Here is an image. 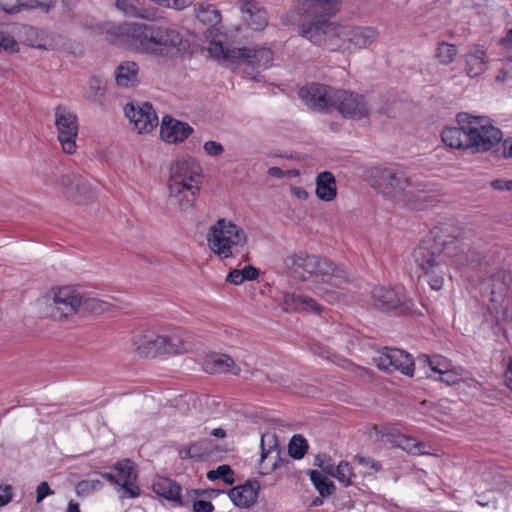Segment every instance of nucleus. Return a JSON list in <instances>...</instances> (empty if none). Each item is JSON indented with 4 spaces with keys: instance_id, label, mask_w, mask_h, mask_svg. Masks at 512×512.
I'll return each instance as SVG.
<instances>
[{
    "instance_id": "nucleus-43",
    "label": "nucleus",
    "mask_w": 512,
    "mask_h": 512,
    "mask_svg": "<svg viewBox=\"0 0 512 512\" xmlns=\"http://www.w3.org/2000/svg\"><path fill=\"white\" fill-rule=\"evenodd\" d=\"M185 504L181 505V507H189L191 505L193 512H213L214 505L210 501H205L201 498H192L188 497V492L184 494Z\"/></svg>"
},
{
    "instance_id": "nucleus-61",
    "label": "nucleus",
    "mask_w": 512,
    "mask_h": 512,
    "mask_svg": "<svg viewBox=\"0 0 512 512\" xmlns=\"http://www.w3.org/2000/svg\"><path fill=\"white\" fill-rule=\"evenodd\" d=\"M491 187L499 191H512V180L496 179L491 182Z\"/></svg>"
},
{
    "instance_id": "nucleus-42",
    "label": "nucleus",
    "mask_w": 512,
    "mask_h": 512,
    "mask_svg": "<svg viewBox=\"0 0 512 512\" xmlns=\"http://www.w3.org/2000/svg\"><path fill=\"white\" fill-rule=\"evenodd\" d=\"M354 476L353 469L346 461L340 462L334 469L332 477H335L344 486H349Z\"/></svg>"
},
{
    "instance_id": "nucleus-2",
    "label": "nucleus",
    "mask_w": 512,
    "mask_h": 512,
    "mask_svg": "<svg viewBox=\"0 0 512 512\" xmlns=\"http://www.w3.org/2000/svg\"><path fill=\"white\" fill-rule=\"evenodd\" d=\"M412 259L430 287L436 291L442 289L450 265L463 266L468 263L459 241L445 235L440 227L431 229L414 248Z\"/></svg>"
},
{
    "instance_id": "nucleus-63",
    "label": "nucleus",
    "mask_w": 512,
    "mask_h": 512,
    "mask_svg": "<svg viewBox=\"0 0 512 512\" xmlns=\"http://www.w3.org/2000/svg\"><path fill=\"white\" fill-rule=\"evenodd\" d=\"M242 271L241 269H234L229 272L227 275V282L234 284V285H240L244 282V279H242Z\"/></svg>"
},
{
    "instance_id": "nucleus-44",
    "label": "nucleus",
    "mask_w": 512,
    "mask_h": 512,
    "mask_svg": "<svg viewBox=\"0 0 512 512\" xmlns=\"http://www.w3.org/2000/svg\"><path fill=\"white\" fill-rule=\"evenodd\" d=\"M207 478L211 481L222 479L224 483L231 485L234 483L233 471L228 465L218 466L215 470L207 473Z\"/></svg>"
},
{
    "instance_id": "nucleus-22",
    "label": "nucleus",
    "mask_w": 512,
    "mask_h": 512,
    "mask_svg": "<svg viewBox=\"0 0 512 512\" xmlns=\"http://www.w3.org/2000/svg\"><path fill=\"white\" fill-rule=\"evenodd\" d=\"M464 62L467 76L474 78L482 75L489 64L487 50L479 44L469 46L464 55Z\"/></svg>"
},
{
    "instance_id": "nucleus-60",
    "label": "nucleus",
    "mask_w": 512,
    "mask_h": 512,
    "mask_svg": "<svg viewBox=\"0 0 512 512\" xmlns=\"http://www.w3.org/2000/svg\"><path fill=\"white\" fill-rule=\"evenodd\" d=\"M355 460L362 466L370 467L375 471H379L381 469V464L378 462H375L371 458L364 457L361 455H356Z\"/></svg>"
},
{
    "instance_id": "nucleus-3",
    "label": "nucleus",
    "mask_w": 512,
    "mask_h": 512,
    "mask_svg": "<svg viewBox=\"0 0 512 512\" xmlns=\"http://www.w3.org/2000/svg\"><path fill=\"white\" fill-rule=\"evenodd\" d=\"M108 34L113 43L151 56L172 58L182 50L180 33L162 25L124 22L113 25Z\"/></svg>"
},
{
    "instance_id": "nucleus-62",
    "label": "nucleus",
    "mask_w": 512,
    "mask_h": 512,
    "mask_svg": "<svg viewBox=\"0 0 512 512\" xmlns=\"http://www.w3.org/2000/svg\"><path fill=\"white\" fill-rule=\"evenodd\" d=\"M241 271L243 274L242 279H244V281H252L257 279L259 276L258 269L251 265L245 266Z\"/></svg>"
},
{
    "instance_id": "nucleus-6",
    "label": "nucleus",
    "mask_w": 512,
    "mask_h": 512,
    "mask_svg": "<svg viewBox=\"0 0 512 512\" xmlns=\"http://www.w3.org/2000/svg\"><path fill=\"white\" fill-rule=\"evenodd\" d=\"M202 184V169L191 157H181L170 168L168 203L179 212L193 208Z\"/></svg>"
},
{
    "instance_id": "nucleus-37",
    "label": "nucleus",
    "mask_w": 512,
    "mask_h": 512,
    "mask_svg": "<svg viewBox=\"0 0 512 512\" xmlns=\"http://www.w3.org/2000/svg\"><path fill=\"white\" fill-rule=\"evenodd\" d=\"M309 477L321 497L329 496L334 492L335 486L333 482L328 480L320 472L312 470L309 473Z\"/></svg>"
},
{
    "instance_id": "nucleus-50",
    "label": "nucleus",
    "mask_w": 512,
    "mask_h": 512,
    "mask_svg": "<svg viewBox=\"0 0 512 512\" xmlns=\"http://www.w3.org/2000/svg\"><path fill=\"white\" fill-rule=\"evenodd\" d=\"M0 51L14 53L18 51L17 41L9 34L0 30Z\"/></svg>"
},
{
    "instance_id": "nucleus-14",
    "label": "nucleus",
    "mask_w": 512,
    "mask_h": 512,
    "mask_svg": "<svg viewBox=\"0 0 512 512\" xmlns=\"http://www.w3.org/2000/svg\"><path fill=\"white\" fill-rule=\"evenodd\" d=\"M332 107L344 117L362 119L368 115L369 108L363 96L348 91H334Z\"/></svg>"
},
{
    "instance_id": "nucleus-13",
    "label": "nucleus",
    "mask_w": 512,
    "mask_h": 512,
    "mask_svg": "<svg viewBox=\"0 0 512 512\" xmlns=\"http://www.w3.org/2000/svg\"><path fill=\"white\" fill-rule=\"evenodd\" d=\"M55 125L58 132V140L62 150L66 154L76 152V138L78 135V122L76 115L63 106L55 109Z\"/></svg>"
},
{
    "instance_id": "nucleus-19",
    "label": "nucleus",
    "mask_w": 512,
    "mask_h": 512,
    "mask_svg": "<svg viewBox=\"0 0 512 512\" xmlns=\"http://www.w3.org/2000/svg\"><path fill=\"white\" fill-rule=\"evenodd\" d=\"M280 460V449L277 438L274 434H264L261 437V459L259 463V472L267 475L274 471Z\"/></svg>"
},
{
    "instance_id": "nucleus-28",
    "label": "nucleus",
    "mask_w": 512,
    "mask_h": 512,
    "mask_svg": "<svg viewBox=\"0 0 512 512\" xmlns=\"http://www.w3.org/2000/svg\"><path fill=\"white\" fill-rule=\"evenodd\" d=\"M114 75L119 87H134L139 83V66L133 61H124L117 66Z\"/></svg>"
},
{
    "instance_id": "nucleus-8",
    "label": "nucleus",
    "mask_w": 512,
    "mask_h": 512,
    "mask_svg": "<svg viewBox=\"0 0 512 512\" xmlns=\"http://www.w3.org/2000/svg\"><path fill=\"white\" fill-rule=\"evenodd\" d=\"M206 241L209 249L223 260L240 255L247 246L248 236L233 221L220 218L209 227Z\"/></svg>"
},
{
    "instance_id": "nucleus-38",
    "label": "nucleus",
    "mask_w": 512,
    "mask_h": 512,
    "mask_svg": "<svg viewBox=\"0 0 512 512\" xmlns=\"http://www.w3.org/2000/svg\"><path fill=\"white\" fill-rule=\"evenodd\" d=\"M195 12L197 19L204 24L215 26L221 21L220 12L211 5L199 6L195 8Z\"/></svg>"
},
{
    "instance_id": "nucleus-35",
    "label": "nucleus",
    "mask_w": 512,
    "mask_h": 512,
    "mask_svg": "<svg viewBox=\"0 0 512 512\" xmlns=\"http://www.w3.org/2000/svg\"><path fill=\"white\" fill-rule=\"evenodd\" d=\"M418 364H423L424 366H428L430 371L436 375H441L447 369H449L452 364L451 362L441 355H427L422 354L417 359Z\"/></svg>"
},
{
    "instance_id": "nucleus-27",
    "label": "nucleus",
    "mask_w": 512,
    "mask_h": 512,
    "mask_svg": "<svg viewBox=\"0 0 512 512\" xmlns=\"http://www.w3.org/2000/svg\"><path fill=\"white\" fill-rule=\"evenodd\" d=\"M61 185L64 187L66 195L78 203H82L83 196L89 192L87 182L77 173L63 175Z\"/></svg>"
},
{
    "instance_id": "nucleus-29",
    "label": "nucleus",
    "mask_w": 512,
    "mask_h": 512,
    "mask_svg": "<svg viewBox=\"0 0 512 512\" xmlns=\"http://www.w3.org/2000/svg\"><path fill=\"white\" fill-rule=\"evenodd\" d=\"M106 91L105 80L97 76H92L88 79L84 87L83 97L91 103L103 107L105 105Z\"/></svg>"
},
{
    "instance_id": "nucleus-25",
    "label": "nucleus",
    "mask_w": 512,
    "mask_h": 512,
    "mask_svg": "<svg viewBox=\"0 0 512 512\" xmlns=\"http://www.w3.org/2000/svg\"><path fill=\"white\" fill-rule=\"evenodd\" d=\"M153 491L160 497L173 503L175 506L181 507L184 495H182L181 486L174 480L166 477H158L153 481Z\"/></svg>"
},
{
    "instance_id": "nucleus-59",
    "label": "nucleus",
    "mask_w": 512,
    "mask_h": 512,
    "mask_svg": "<svg viewBox=\"0 0 512 512\" xmlns=\"http://www.w3.org/2000/svg\"><path fill=\"white\" fill-rule=\"evenodd\" d=\"M13 497V488L10 485H0V507L8 504Z\"/></svg>"
},
{
    "instance_id": "nucleus-53",
    "label": "nucleus",
    "mask_w": 512,
    "mask_h": 512,
    "mask_svg": "<svg viewBox=\"0 0 512 512\" xmlns=\"http://www.w3.org/2000/svg\"><path fill=\"white\" fill-rule=\"evenodd\" d=\"M316 461L318 462L317 465L323 472H325L327 475L332 476L336 465L329 456L325 454L318 455Z\"/></svg>"
},
{
    "instance_id": "nucleus-12",
    "label": "nucleus",
    "mask_w": 512,
    "mask_h": 512,
    "mask_svg": "<svg viewBox=\"0 0 512 512\" xmlns=\"http://www.w3.org/2000/svg\"><path fill=\"white\" fill-rule=\"evenodd\" d=\"M376 366L383 371H399L406 376H413L415 362L409 353L398 348L384 347L373 357Z\"/></svg>"
},
{
    "instance_id": "nucleus-1",
    "label": "nucleus",
    "mask_w": 512,
    "mask_h": 512,
    "mask_svg": "<svg viewBox=\"0 0 512 512\" xmlns=\"http://www.w3.org/2000/svg\"><path fill=\"white\" fill-rule=\"evenodd\" d=\"M340 9V0H294L286 23L296 22L300 36L331 51L356 53L369 48L379 31L372 26L332 21Z\"/></svg>"
},
{
    "instance_id": "nucleus-30",
    "label": "nucleus",
    "mask_w": 512,
    "mask_h": 512,
    "mask_svg": "<svg viewBox=\"0 0 512 512\" xmlns=\"http://www.w3.org/2000/svg\"><path fill=\"white\" fill-rule=\"evenodd\" d=\"M385 441L391 443L395 447L401 448L411 455L429 454V452L425 450L426 445L423 442L417 441L412 437L400 433L387 434Z\"/></svg>"
},
{
    "instance_id": "nucleus-51",
    "label": "nucleus",
    "mask_w": 512,
    "mask_h": 512,
    "mask_svg": "<svg viewBox=\"0 0 512 512\" xmlns=\"http://www.w3.org/2000/svg\"><path fill=\"white\" fill-rule=\"evenodd\" d=\"M180 457L183 459L192 458L200 459L204 455V451L200 443H194L189 447L182 448L179 451Z\"/></svg>"
},
{
    "instance_id": "nucleus-56",
    "label": "nucleus",
    "mask_w": 512,
    "mask_h": 512,
    "mask_svg": "<svg viewBox=\"0 0 512 512\" xmlns=\"http://www.w3.org/2000/svg\"><path fill=\"white\" fill-rule=\"evenodd\" d=\"M204 151L209 156H220L224 152V147L216 141H207L204 143Z\"/></svg>"
},
{
    "instance_id": "nucleus-4",
    "label": "nucleus",
    "mask_w": 512,
    "mask_h": 512,
    "mask_svg": "<svg viewBox=\"0 0 512 512\" xmlns=\"http://www.w3.org/2000/svg\"><path fill=\"white\" fill-rule=\"evenodd\" d=\"M457 122L459 127H447L441 134L442 141L451 148L483 153L492 149L502 139L501 131L483 118L460 113Z\"/></svg>"
},
{
    "instance_id": "nucleus-58",
    "label": "nucleus",
    "mask_w": 512,
    "mask_h": 512,
    "mask_svg": "<svg viewBox=\"0 0 512 512\" xmlns=\"http://www.w3.org/2000/svg\"><path fill=\"white\" fill-rule=\"evenodd\" d=\"M500 46L506 56H512V28L508 29L505 36L499 41Z\"/></svg>"
},
{
    "instance_id": "nucleus-16",
    "label": "nucleus",
    "mask_w": 512,
    "mask_h": 512,
    "mask_svg": "<svg viewBox=\"0 0 512 512\" xmlns=\"http://www.w3.org/2000/svg\"><path fill=\"white\" fill-rule=\"evenodd\" d=\"M334 89L322 84H308L300 88L299 97L313 110H328L332 108Z\"/></svg>"
},
{
    "instance_id": "nucleus-64",
    "label": "nucleus",
    "mask_w": 512,
    "mask_h": 512,
    "mask_svg": "<svg viewBox=\"0 0 512 512\" xmlns=\"http://www.w3.org/2000/svg\"><path fill=\"white\" fill-rule=\"evenodd\" d=\"M505 383L508 389L512 391V357L510 358L508 367L505 371Z\"/></svg>"
},
{
    "instance_id": "nucleus-40",
    "label": "nucleus",
    "mask_w": 512,
    "mask_h": 512,
    "mask_svg": "<svg viewBox=\"0 0 512 512\" xmlns=\"http://www.w3.org/2000/svg\"><path fill=\"white\" fill-rule=\"evenodd\" d=\"M457 55V47L454 44L442 42L438 45L436 57L441 64L448 65L452 63Z\"/></svg>"
},
{
    "instance_id": "nucleus-33",
    "label": "nucleus",
    "mask_w": 512,
    "mask_h": 512,
    "mask_svg": "<svg viewBox=\"0 0 512 512\" xmlns=\"http://www.w3.org/2000/svg\"><path fill=\"white\" fill-rule=\"evenodd\" d=\"M512 279L511 276L505 272L499 273L493 279L491 290V302L500 304L504 301L511 290Z\"/></svg>"
},
{
    "instance_id": "nucleus-18",
    "label": "nucleus",
    "mask_w": 512,
    "mask_h": 512,
    "mask_svg": "<svg viewBox=\"0 0 512 512\" xmlns=\"http://www.w3.org/2000/svg\"><path fill=\"white\" fill-rule=\"evenodd\" d=\"M281 303L285 312L297 311L319 315L323 311V306L316 299L298 292H285Z\"/></svg>"
},
{
    "instance_id": "nucleus-10",
    "label": "nucleus",
    "mask_w": 512,
    "mask_h": 512,
    "mask_svg": "<svg viewBox=\"0 0 512 512\" xmlns=\"http://www.w3.org/2000/svg\"><path fill=\"white\" fill-rule=\"evenodd\" d=\"M82 292L73 286L52 289L43 297L41 304L47 308L46 315L56 321L68 319L81 311Z\"/></svg>"
},
{
    "instance_id": "nucleus-36",
    "label": "nucleus",
    "mask_w": 512,
    "mask_h": 512,
    "mask_svg": "<svg viewBox=\"0 0 512 512\" xmlns=\"http://www.w3.org/2000/svg\"><path fill=\"white\" fill-rule=\"evenodd\" d=\"M115 6L127 17L147 19L146 10L138 0H116Z\"/></svg>"
},
{
    "instance_id": "nucleus-11",
    "label": "nucleus",
    "mask_w": 512,
    "mask_h": 512,
    "mask_svg": "<svg viewBox=\"0 0 512 512\" xmlns=\"http://www.w3.org/2000/svg\"><path fill=\"white\" fill-rule=\"evenodd\" d=\"M133 343L142 357L179 354L185 351V341L179 334L159 335L153 331L138 333Z\"/></svg>"
},
{
    "instance_id": "nucleus-55",
    "label": "nucleus",
    "mask_w": 512,
    "mask_h": 512,
    "mask_svg": "<svg viewBox=\"0 0 512 512\" xmlns=\"http://www.w3.org/2000/svg\"><path fill=\"white\" fill-rule=\"evenodd\" d=\"M157 4L161 6H165L167 8H173L177 10L184 9L190 6L194 0H153Z\"/></svg>"
},
{
    "instance_id": "nucleus-17",
    "label": "nucleus",
    "mask_w": 512,
    "mask_h": 512,
    "mask_svg": "<svg viewBox=\"0 0 512 512\" xmlns=\"http://www.w3.org/2000/svg\"><path fill=\"white\" fill-rule=\"evenodd\" d=\"M372 304L385 312L402 307L406 302V294L403 288L375 287L371 291Z\"/></svg>"
},
{
    "instance_id": "nucleus-21",
    "label": "nucleus",
    "mask_w": 512,
    "mask_h": 512,
    "mask_svg": "<svg viewBox=\"0 0 512 512\" xmlns=\"http://www.w3.org/2000/svg\"><path fill=\"white\" fill-rule=\"evenodd\" d=\"M242 20L254 31H261L268 25L266 10L255 0H240Z\"/></svg>"
},
{
    "instance_id": "nucleus-52",
    "label": "nucleus",
    "mask_w": 512,
    "mask_h": 512,
    "mask_svg": "<svg viewBox=\"0 0 512 512\" xmlns=\"http://www.w3.org/2000/svg\"><path fill=\"white\" fill-rule=\"evenodd\" d=\"M186 492H188V497L201 499H212L217 497L221 493V491L217 489H191L187 490Z\"/></svg>"
},
{
    "instance_id": "nucleus-7",
    "label": "nucleus",
    "mask_w": 512,
    "mask_h": 512,
    "mask_svg": "<svg viewBox=\"0 0 512 512\" xmlns=\"http://www.w3.org/2000/svg\"><path fill=\"white\" fill-rule=\"evenodd\" d=\"M209 55L224 65H238L248 74L259 73L273 64V52L266 47H235L218 40L211 41L208 46Z\"/></svg>"
},
{
    "instance_id": "nucleus-23",
    "label": "nucleus",
    "mask_w": 512,
    "mask_h": 512,
    "mask_svg": "<svg viewBox=\"0 0 512 512\" xmlns=\"http://www.w3.org/2000/svg\"><path fill=\"white\" fill-rule=\"evenodd\" d=\"M192 132L193 128L185 122L178 121L171 116H165L162 119L160 136L166 143L175 144L183 142Z\"/></svg>"
},
{
    "instance_id": "nucleus-48",
    "label": "nucleus",
    "mask_w": 512,
    "mask_h": 512,
    "mask_svg": "<svg viewBox=\"0 0 512 512\" xmlns=\"http://www.w3.org/2000/svg\"><path fill=\"white\" fill-rule=\"evenodd\" d=\"M57 0H26L22 2V10L23 9H40L41 11L48 13L52 8L55 7Z\"/></svg>"
},
{
    "instance_id": "nucleus-31",
    "label": "nucleus",
    "mask_w": 512,
    "mask_h": 512,
    "mask_svg": "<svg viewBox=\"0 0 512 512\" xmlns=\"http://www.w3.org/2000/svg\"><path fill=\"white\" fill-rule=\"evenodd\" d=\"M205 371L208 373H226L239 375L241 369L237 367L231 357L226 354L210 356L205 362Z\"/></svg>"
},
{
    "instance_id": "nucleus-54",
    "label": "nucleus",
    "mask_w": 512,
    "mask_h": 512,
    "mask_svg": "<svg viewBox=\"0 0 512 512\" xmlns=\"http://www.w3.org/2000/svg\"><path fill=\"white\" fill-rule=\"evenodd\" d=\"M0 9L8 14H15L22 11V1L20 0H0Z\"/></svg>"
},
{
    "instance_id": "nucleus-49",
    "label": "nucleus",
    "mask_w": 512,
    "mask_h": 512,
    "mask_svg": "<svg viewBox=\"0 0 512 512\" xmlns=\"http://www.w3.org/2000/svg\"><path fill=\"white\" fill-rule=\"evenodd\" d=\"M135 481L136 480H133V477L128 476L126 484L119 486L118 491L121 492L120 498H136L139 496L140 489L135 485Z\"/></svg>"
},
{
    "instance_id": "nucleus-46",
    "label": "nucleus",
    "mask_w": 512,
    "mask_h": 512,
    "mask_svg": "<svg viewBox=\"0 0 512 512\" xmlns=\"http://www.w3.org/2000/svg\"><path fill=\"white\" fill-rule=\"evenodd\" d=\"M495 80L501 83L512 80V56L504 55L502 66L497 70Z\"/></svg>"
},
{
    "instance_id": "nucleus-39",
    "label": "nucleus",
    "mask_w": 512,
    "mask_h": 512,
    "mask_svg": "<svg viewBox=\"0 0 512 512\" xmlns=\"http://www.w3.org/2000/svg\"><path fill=\"white\" fill-rule=\"evenodd\" d=\"M114 470L116 472L117 480H119L118 486L125 485L126 480H128V476L133 477V480H136L137 474L133 468V463L129 459L122 460L115 464Z\"/></svg>"
},
{
    "instance_id": "nucleus-20",
    "label": "nucleus",
    "mask_w": 512,
    "mask_h": 512,
    "mask_svg": "<svg viewBox=\"0 0 512 512\" xmlns=\"http://www.w3.org/2000/svg\"><path fill=\"white\" fill-rule=\"evenodd\" d=\"M410 184L413 186V200L403 201L401 205L415 210H424L434 206L438 202L437 193L431 186L412 178Z\"/></svg>"
},
{
    "instance_id": "nucleus-41",
    "label": "nucleus",
    "mask_w": 512,
    "mask_h": 512,
    "mask_svg": "<svg viewBox=\"0 0 512 512\" xmlns=\"http://www.w3.org/2000/svg\"><path fill=\"white\" fill-rule=\"evenodd\" d=\"M308 444L306 439L301 435H294L288 445V451L292 458L301 459L307 452Z\"/></svg>"
},
{
    "instance_id": "nucleus-24",
    "label": "nucleus",
    "mask_w": 512,
    "mask_h": 512,
    "mask_svg": "<svg viewBox=\"0 0 512 512\" xmlns=\"http://www.w3.org/2000/svg\"><path fill=\"white\" fill-rule=\"evenodd\" d=\"M428 377L433 378L435 380L441 381L448 386L457 385L459 389H464V387H468L471 390V394L475 395L477 391L480 390L481 384L473 379V378H465L464 370L459 367L451 366L445 372H443L439 376H433V374H427Z\"/></svg>"
},
{
    "instance_id": "nucleus-34",
    "label": "nucleus",
    "mask_w": 512,
    "mask_h": 512,
    "mask_svg": "<svg viewBox=\"0 0 512 512\" xmlns=\"http://www.w3.org/2000/svg\"><path fill=\"white\" fill-rule=\"evenodd\" d=\"M111 307V304L107 301L90 297L84 293H82V299H81V311L79 314L81 315H89V314H95L99 315L106 311H108Z\"/></svg>"
},
{
    "instance_id": "nucleus-15",
    "label": "nucleus",
    "mask_w": 512,
    "mask_h": 512,
    "mask_svg": "<svg viewBox=\"0 0 512 512\" xmlns=\"http://www.w3.org/2000/svg\"><path fill=\"white\" fill-rule=\"evenodd\" d=\"M124 112L139 134L149 133L158 125L156 112L148 102L142 105L126 104Z\"/></svg>"
},
{
    "instance_id": "nucleus-57",
    "label": "nucleus",
    "mask_w": 512,
    "mask_h": 512,
    "mask_svg": "<svg viewBox=\"0 0 512 512\" xmlns=\"http://www.w3.org/2000/svg\"><path fill=\"white\" fill-rule=\"evenodd\" d=\"M54 491L50 488L46 481L38 484L36 488V502H42L47 496L53 495Z\"/></svg>"
},
{
    "instance_id": "nucleus-9",
    "label": "nucleus",
    "mask_w": 512,
    "mask_h": 512,
    "mask_svg": "<svg viewBox=\"0 0 512 512\" xmlns=\"http://www.w3.org/2000/svg\"><path fill=\"white\" fill-rule=\"evenodd\" d=\"M403 170L394 167H374L370 170L369 183L373 189L396 204L413 200V186Z\"/></svg>"
},
{
    "instance_id": "nucleus-26",
    "label": "nucleus",
    "mask_w": 512,
    "mask_h": 512,
    "mask_svg": "<svg viewBox=\"0 0 512 512\" xmlns=\"http://www.w3.org/2000/svg\"><path fill=\"white\" fill-rule=\"evenodd\" d=\"M259 484L248 481L243 485L233 487L228 495L231 501L238 507H251L257 500Z\"/></svg>"
},
{
    "instance_id": "nucleus-47",
    "label": "nucleus",
    "mask_w": 512,
    "mask_h": 512,
    "mask_svg": "<svg viewBox=\"0 0 512 512\" xmlns=\"http://www.w3.org/2000/svg\"><path fill=\"white\" fill-rule=\"evenodd\" d=\"M313 352L316 356H318L324 360L331 361L339 366H345V364L347 363V361L345 359L333 354L331 352V350H329L323 346H315L313 348Z\"/></svg>"
},
{
    "instance_id": "nucleus-5",
    "label": "nucleus",
    "mask_w": 512,
    "mask_h": 512,
    "mask_svg": "<svg viewBox=\"0 0 512 512\" xmlns=\"http://www.w3.org/2000/svg\"><path fill=\"white\" fill-rule=\"evenodd\" d=\"M284 264L292 275L303 281H312L328 296L332 294L334 288H341L349 280L344 269L315 255H290L285 258Z\"/></svg>"
},
{
    "instance_id": "nucleus-45",
    "label": "nucleus",
    "mask_w": 512,
    "mask_h": 512,
    "mask_svg": "<svg viewBox=\"0 0 512 512\" xmlns=\"http://www.w3.org/2000/svg\"><path fill=\"white\" fill-rule=\"evenodd\" d=\"M101 487L102 482L98 479L82 480L76 485V493L79 496H88L101 489Z\"/></svg>"
},
{
    "instance_id": "nucleus-32",
    "label": "nucleus",
    "mask_w": 512,
    "mask_h": 512,
    "mask_svg": "<svg viewBox=\"0 0 512 512\" xmlns=\"http://www.w3.org/2000/svg\"><path fill=\"white\" fill-rule=\"evenodd\" d=\"M336 181L331 172H322L316 178V195L323 201H331L336 197Z\"/></svg>"
}]
</instances>
